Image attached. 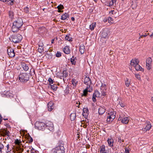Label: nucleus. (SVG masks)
I'll use <instances>...</instances> for the list:
<instances>
[{
	"label": "nucleus",
	"instance_id": "423d86ee",
	"mask_svg": "<svg viewBox=\"0 0 153 153\" xmlns=\"http://www.w3.org/2000/svg\"><path fill=\"white\" fill-rule=\"evenodd\" d=\"M65 149L62 146L56 147L52 150V153H64L65 152Z\"/></svg>",
	"mask_w": 153,
	"mask_h": 153
},
{
	"label": "nucleus",
	"instance_id": "4c0bfd02",
	"mask_svg": "<svg viewBox=\"0 0 153 153\" xmlns=\"http://www.w3.org/2000/svg\"><path fill=\"white\" fill-rule=\"evenodd\" d=\"M21 142L20 140H18V139H17L15 140V141L14 143L17 145V146L20 145V144Z\"/></svg>",
	"mask_w": 153,
	"mask_h": 153
},
{
	"label": "nucleus",
	"instance_id": "c9c22d12",
	"mask_svg": "<svg viewBox=\"0 0 153 153\" xmlns=\"http://www.w3.org/2000/svg\"><path fill=\"white\" fill-rule=\"evenodd\" d=\"M65 39L66 40L68 41H72L71 39V38L69 36H68L67 35L65 37Z\"/></svg>",
	"mask_w": 153,
	"mask_h": 153
},
{
	"label": "nucleus",
	"instance_id": "e2e57ef3",
	"mask_svg": "<svg viewBox=\"0 0 153 153\" xmlns=\"http://www.w3.org/2000/svg\"><path fill=\"white\" fill-rule=\"evenodd\" d=\"M34 150V149L33 148H32L30 150V152L31 153H35V152H33V151Z\"/></svg>",
	"mask_w": 153,
	"mask_h": 153
},
{
	"label": "nucleus",
	"instance_id": "1a4fd4ad",
	"mask_svg": "<svg viewBox=\"0 0 153 153\" xmlns=\"http://www.w3.org/2000/svg\"><path fill=\"white\" fill-rule=\"evenodd\" d=\"M115 115L112 113L111 112L110 113H108L106 120L107 122L109 123L112 122L115 118Z\"/></svg>",
	"mask_w": 153,
	"mask_h": 153
},
{
	"label": "nucleus",
	"instance_id": "9b49d317",
	"mask_svg": "<svg viewBox=\"0 0 153 153\" xmlns=\"http://www.w3.org/2000/svg\"><path fill=\"white\" fill-rule=\"evenodd\" d=\"M152 62V59L150 58L147 59L146 61V68L148 70H150L151 68V65Z\"/></svg>",
	"mask_w": 153,
	"mask_h": 153
},
{
	"label": "nucleus",
	"instance_id": "20e7f679",
	"mask_svg": "<svg viewBox=\"0 0 153 153\" xmlns=\"http://www.w3.org/2000/svg\"><path fill=\"white\" fill-rule=\"evenodd\" d=\"M29 76L27 73L21 74L19 76V79L23 82H25L29 80Z\"/></svg>",
	"mask_w": 153,
	"mask_h": 153
},
{
	"label": "nucleus",
	"instance_id": "72a5a7b5",
	"mask_svg": "<svg viewBox=\"0 0 153 153\" xmlns=\"http://www.w3.org/2000/svg\"><path fill=\"white\" fill-rule=\"evenodd\" d=\"M83 115H84L85 114V115H86V114H85V113L86 114H87L88 112V108H84L83 109Z\"/></svg>",
	"mask_w": 153,
	"mask_h": 153
},
{
	"label": "nucleus",
	"instance_id": "c756f323",
	"mask_svg": "<svg viewBox=\"0 0 153 153\" xmlns=\"http://www.w3.org/2000/svg\"><path fill=\"white\" fill-rule=\"evenodd\" d=\"M125 84L126 86L128 87L130 84V81L128 79L126 78L125 80Z\"/></svg>",
	"mask_w": 153,
	"mask_h": 153
},
{
	"label": "nucleus",
	"instance_id": "338daca9",
	"mask_svg": "<svg viewBox=\"0 0 153 153\" xmlns=\"http://www.w3.org/2000/svg\"><path fill=\"white\" fill-rule=\"evenodd\" d=\"M2 117H1V115H0V122H1L2 121Z\"/></svg>",
	"mask_w": 153,
	"mask_h": 153
},
{
	"label": "nucleus",
	"instance_id": "49530a36",
	"mask_svg": "<svg viewBox=\"0 0 153 153\" xmlns=\"http://www.w3.org/2000/svg\"><path fill=\"white\" fill-rule=\"evenodd\" d=\"M111 13L114 15V14H117L118 13V12H117V11L113 10H111L110 12V13Z\"/></svg>",
	"mask_w": 153,
	"mask_h": 153
},
{
	"label": "nucleus",
	"instance_id": "cd10ccee",
	"mask_svg": "<svg viewBox=\"0 0 153 153\" xmlns=\"http://www.w3.org/2000/svg\"><path fill=\"white\" fill-rule=\"evenodd\" d=\"M105 147L104 145H102L100 147V153H104L105 152H105Z\"/></svg>",
	"mask_w": 153,
	"mask_h": 153
},
{
	"label": "nucleus",
	"instance_id": "0eeeda50",
	"mask_svg": "<svg viewBox=\"0 0 153 153\" xmlns=\"http://www.w3.org/2000/svg\"><path fill=\"white\" fill-rule=\"evenodd\" d=\"M45 128L50 131H53V125L51 121H48L45 124Z\"/></svg>",
	"mask_w": 153,
	"mask_h": 153
},
{
	"label": "nucleus",
	"instance_id": "6e6552de",
	"mask_svg": "<svg viewBox=\"0 0 153 153\" xmlns=\"http://www.w3.org/2000/svg\"><path fill=\"white\" fill-rule=\"evenodd\" d=\"M0 133L1 136H9L10 132L7 130V128H1L0 129Z\"/></svg>",
	"mask_w": 153,
	"mask_h": 153
},
{
	"label": "nucleus",
	"instance_id": "69168bd1",
	"mask_svg": "<svg viewBox=\"0 0 153 153\" xmlns=\"http://www.w3.org/2000/svg\"><path fill=\"white\" fill-rule=\"evenodd\" d=\"M89 123H87L85 125H84V126H85V127H86L87 125H88Z\"/></svg>",
	"mask_w": 153,
	"mask_h": 153
},
{
	"label": "nucleus",
	"instance_id": "9d476101",
	"mask_svg": "<svg viewBox=\"0 0 153 153\" xmlns=\"http://www.w3.org/2000/svg\"><path fill=\"white\" fill-rule=\"evenodd\" d=\"M109 33V32L107 29L103 30L101 33L102 37L104 38H108V35Z\"/></svg>",
	"mask_w": 153,
	"mask_h": 153
},
{
	"label": "nucleus",
	"instance_id": "ddd939ff",
	"mask_svg": "<svg viewBox=\"0 0 153 153\" xmlns=\"http://www.w3.org/2000/svg\"><path fill=\"white\" fill-rule=\"evenodd\" d=\"M106 89V88L105 85V84L103 85L102 84L100 87V90H101L102 94L103 96L105 95Z\"/></svg>",
	"mask_w": 153,
	"mask_h": 153
},
{
	"label": "nucleus",
	"instance_id": "dca6fc26",
	"mask_svg": "<svg viewBox=\"0 0 153 153\" xmlns=\"http://www.w3.org/2000/svg\"><path fill=\"white\" fill-rule=\"evenodd\" d=\"M118 120H121L122 123L125 124L128 123L129 121V119L127 117H125L122 119H120L119 118Z\"/></svg>",
	"mask_w": 153,
	"mask_h": 153
},
{
	"label": "nucleus",
	"instance_id": "39448f33",
	"mask_svg": "<svg viewBox=\"0 0 153 153\" xmlns=\"http://www.w3.org/2000/svg\"><path fill=\"white\" fill-rule=\"evenodd\" d=\"M35 126L36 129L39 130H44L45 128V124L40 121H37L35 123Z\"/></svg>",
	"mask_w": 153,
	"mask_h": 153
},
{
	"label": "nucleus",
	"instance_id": "5fc2aeb1",
	"mask_svg": "<svg viewBox=\"0 0 153 153\" xmlns=\"http://www.w3.org/2000/svg\"><path fill=\"white\" fill-rule=\"evenodd\" d=\"M129 151L126 148H125V153H129Z\"/></svg>",
	"mask_w": 153,
	"mask_h": 153
},
{
	"label": "nucleus",
	"instance_id": "4d7b16f0",
	"mask_svg": "<svg viewBox=\"0 0 153 153\" xmlns=\"http://www.w3.org/2000/svg\"><path fill=\"white\" fill-rule=\"evenodd\" d=\"M63 75L64 76H65V77H66L68 75V74H66V73H65V72L66 73V71H63Z\"/></svg>",
	"mask_w": 153,
	"mask_h": 153
},
{
	"label": "nucleus",
	"instance_id": "f257e3e1",
	"mask_svg": "<svg viewBox=\"0 0 153 153\" xmlns=\"http://www.w3.org/2000/svg\"><path fill=\"white\" fill-rule=\"evenodd\" d=\"M84 83L87 85L85 89L83 91V94L82 96H86L88 92H91L92 91V89L91 85V81L89 77H85L84 79Z\"/></svg>",
	"mask_w": 153,
	"mask_h": 153
},
{
	"label": "nucleus",
	"instance_id": "de8ad7c7",
	"mask_svg": "<svg viewBox=\"0 0 153 153\" xmlns=\"http://www.w3.org/2000/svg\"><path fill=\"white\" fill-rule=\"evenodd\" d=\"M13 49L11 48H8L7 50L8 54L9 53H10V52H11V51H13Z\"/></svg>",
	"mask_w": 153,
	"mask_h": 153
},
{
	"label": "nucleus",
	"instance_id": "a211bd4d",
	"mask_svg": "<svg viewBox=\"0 0 153 153\" xmlns=\"http://www.w3.org/2000/svg\"><path fill=\"white\" fill-rule=\"evenodd\" d=\"M63 51L64 53L66 54H68L70 53V51L69 47L68 46H65L63 48Z\"/></svg>",
	"mask_w": 153,
	"mask_h": 153
},
{
	"label": "nucleus",
	"instance_id": "412c9836",
	"mask_svg": "<svg viewBox=\"0 0 153 153\" xmlns=\"http://www.w3.org/2000/svg\"><path fill=\"white\" fill-rule=\"evenodd\" d=\"M105 109L103 108L100 107L99 109L98 113L100 115H102L105 112Z\"/></svg>",
	"mask_w": 153,
	"mask_h": 153
},
{
	"label": "nucleus",
	"instance_id": "7c9ffc66",
	"mask_svg": "<svg viewBox=\"0 0 153 153\" xmlns=\"http://www.w3.org/2000/svg\"><path fill=\"white\" fill-rule=\"evenodd\" d=\"M71 82L73 85L75 86H76L78 83V81L74 78L72 79Z\"/></svg>",
	"mask_w": 153,
	"mask_h": 153
},
{
	"label": "nucleus",
	"instance_id": "6ab92c4d",
	"mask_svg": "<svg viewBox=\"0 0 153 153\" xmlns=\"http://www.w3.org/2000/svg\"><path fill=\"white\" fill-rule=\"evenodd\" d=\"M139 63L136 64L134 66V67L136 71H143L144 69L138 64Z\"/></svg>",
	"mask_w": 153,
	"mask_h": 153
},
{
	"label": "nucleus",
	"instance_id": "603ef678",
	"mask_svg": "<svg viewBox=\"0 0 153 153\" xmlns=\"http://www.w3.org/2000/svg\"><path fill=\"white\" fill-rule=\"evenodd\" d=\"M5 58L3 55L0 56V59H1L3 61H4Z\"/></svg>",
	"mask_w": 153,
	"mask_h": 153
},
{
	"label": "nucleus",
	"instance_id": "c03bdc74",
	"mask_svg": "<svg viewBox=\"0 0 153 153\" xmlns=\"http://www.w3.org/2000/svg\"><path fill=\"white\" fill-rule=\"evenodd\" d=\"M0 1L3 2H8L10 1L11 2L13 3L14 1V0H0Z\"/></svg>",
	"mask_w": 153,
	"mask_h": 153
},
{
	"label": "nucleus",
	"instance_id": "09e8293b",
	"mask_svg": "<svg viewBox=\"0 0 153 153\" xmlns=\"http://www.w3.org/2000/svg\"><path fill=\"white\" fill-rule=\"evenodd\" d=\"M108 22H111L112 23V22L113 21V19L111 17H109L108 18Z\"/></svg>",
	"mask_w": 153,
	"mask_h": 153
},
{
	"label": "nucleus",
	"instance_id": "864d4df0",
	"mask_svg": "<svg viewBox=\"0 0 153 153\" xmlns=\"http://www.w3.org/2000/svg\"><path fill=\"white\" fill-rule=\"evenodd\" d=\"M92 110H94L95 109V104L94 103H92Z\"/></svg>",
	"mask_w": 153,
	"mask_h": 153
},
{
	"label": "nucleus",
	"instance_id": "58836bf2",
	"mask_svg": "<svg viewBox=\"0 0 153 153\" xmlns=\"http://www.w3.org/2000/svg\"><path fill=\"white\" fill-rule=\"evenodd\" d=\"M70 61L73 65H75V64L76 62H75V60L74 59V57L73 56L72 57Z\"/></svg>",
	"mask_w": 153,
	"mask_h": 153
},
{
	"label": "nucleus",
	"instance_id": "680f3d73",
	"mask_svg": "<svg viewBox=\"0 0 153 153\" xmlns=\"http://www.w3.org/2000/svg\"><path fill=\"white\" fill-rule=\"evenodd\" d=\"M92 99L93 101L94 102H95L96 101V98L94 97V96H93Z\"/></svg>",
	"mask_w": 153,
	"mask_h": 153
},
{
	"label": "nucleus",
	"instance_id": "c85d7f7f",
	"mask_svg": "<svg viewBox=\"0 0 153 153\" xmlns=\"http://www.w3.org/2000/svg\"><path fill=\"white\" fill-rule=\"evenodd\" d=\"M107 142H108V145L109 146H113V140L112 139H108L107 140Z\"/></svg>",
	"mask_w": 153,
	"mask_h": 153
},
{
	"label": "nucleus",
	"instance_id": "b1692460",
	"mask_svg": "<svg viewBox=\"0 0 153 153\" xmlns=\"http://www.w3.org/2000/svg\"><path fill=\"white\" fill-rule=\"evenodd\" d=\"M96 26V23L95 22L93 23L89 26V29L92 31L94 30Z\"/></svg>",
	"mask_w": 153,
	"mask_h": 153
},
{
	"label": "nucleus",
	"instance_id": "a19ab883",
	"mask_svg": "<svg viewBox=\"0 0 153 153\" xmlns=\"http://www.w3.org/2000/svg\"><path fill=\"white\" fill-rule=\"evenodd\" d=\"M61 56V53L59 51H57L56 54V56L57 57H59Z\"/></svg>",
	"mask_w": 153,
	"mask_h": 153
},
{
	"label": "nucleus",
	"instance_id": "e433bc0d",
	"mask_svg": "<svg viewBox=\"0 0 153 153\" xmlns=\"http://www.w3.org/2000/svg\"><path fill=\"white\" fill-rule=\"evenodd\" d=\"M94 95L97 97H99L100 95V93L98 90H96L94 93Z\"/></svg>",
	"mask_w": 153,
	"mask_h": 153
},
{
	"label": "nucleus",
	"instance_id": "8fccbe9b",
	"mask_svg": "<svg viewBox=\"0 0 153 153\" xmlns=\"http://www.w3.org/2000/svg\"><path fill=\"white\" fill-rule=\"evenodd\" d=\"M118 142L121 143V142H123L124 140H121V138L120 137H119L118 138Z\"/></svg>",
	"mask_w": 153,
	"mask_h": 153
},
{
	"label": "nucleus",
	"instance_id": "2eb2a0df",
	"mask_svg": "<svg viewBox=\"0 0 153 153\" xmlns=\"http://www.w3.org/2000/svg\"><path fill=\"white\" fill-rule=\"evenodd\" d=\"M139 61L138 59H132L131 60V64L132 66H134L136 64L139 63Z\"/></svg>",
	"mask_w": 153,
	"mask_h": 153
},
{
	"label": "nucleus",
	"instance_id": "5701e85b",
	"mask_svg": "<svg viewBox=\"0 0 153 153\" xmlns=\"http://www.w3.org/2000/svg\"><path fill=\"white\" fill-rule=\"evenodd\" d=\"M43 45V44H42L41 45H39V47L38 49V51L41 53H42L44 51Z\"/></svg>",
	"mask_w": 153,
	"mask_h": 153
},
{
	"label": "nucleus",
	"instance_id": "bf43d9fd",
	"mask_svg": "<svg viewBox=\"0 0 153 153\" xmlns=\"http://www.w3.org/2000/svg\"><path fill=\"white\" fill-rule=\"evenodd\" d=\"M4 147V146L2 144H0V149H1V150L2 149H3Z\"/></svg>",
	"mask_w": 153,
	"mask_h": 153
},
{
	"label": "nucleus",
	"instance_id": "473e14b6",
	"mask_svg": "<svg viewBox=\"0 0 153 153\" xmlns=\"http://www.w3.org/2000/svg\"><path fill=\"white\" fill-rule=\"evenodd\" d=\"M8 55H9V56L11 57H14L15 56V53L14 52V50H13V51H11V52H10V53H9L8 54Z\"/></svg>",
	"mask_w": 153,
	"mask_h": 153
},
{
	"label": "nucleus",
	"instance_id": "f704fd0d",
	"mask_svg": "<svg viewBox=\"0 0 153 153\" xmlns=\"http://www.w3.org/2000/svg\"><path fill=\"white\" fill-rule=\"evenodd\" d=\"M27 140L29 142V143H31L33 141V138L30 136H28Z\"/></svg>",
	"mask_w": 153,
	"mask_h": 153
},
{
	"label": "nucleus",
	"instance_id": "a18cd8bd",
	"mask_svg": "<svg viewBox=\"0 0 153 153\" xmlns=\"http://www.w3.org/2000/svg\"><path fill=\"white\" fill-rule=\"evenodd\" d=\"M48 81L49 83L51 84H53V80L51 78H49L48 79Z\"/></svg>",
	"mask_w": 153,
	"mask_h": 153
},
{
	"label": "nucleus",
	"instance_id": "bb28decb",
	"mask_svg": "<svg viewBox=\"0 0 153 153\" xmlns=\"http://www.w3.org/2000/svg\"><path fill=\"white\" fill-rule=\"evenodd\" d=\"M8 14L9 17L11 19H13V18L14 13L13 11L11 10L9 11L8 12Z\"/></svg>",
	"mask_w": 153,
	"mask_h": 153
},
{
	"label": "nucleus",
	"instance_id": "0e129e2a",
	"mask_svg": "<svg viewBox=\"0 0 153 153\" xmlns=\"http://www.w3.org/2000/svg\"><path fill=\"white\" fill-rule=\"evenodd\" d=\"M112 1H113V2L115 3V4H116V3L117 1V0H111Z\"/></svg>",
	"mask_w": 153,
	"mask_h": 153
},
{
	"label": "nucleus",
	"instance_id": "7ed1b4c3",
	"mask_svg": "<svg viewBox=\"0 0 153 153\" xmlns=\"http://www.w3.org/2000/svg\"><path fill=\"white\" fill-rule=\"evenodd\" d=\"M9 39L11 41L16 43L21 42L22 39V36L20 34H17L12 35Z\"/></svg>",
	"mask_w": 153,
	"mask_h": 153
},
{
	"label": "nucleus",
	"instance_id": "393cba45",
	"mask_svg": "<svg viewBox=\"0 0 153 153\" xmlns=\"http://www.w3.org/2000/svg\"><path fill=\"white\" fill-rule=\"evenodd\" d=\"M85 47L84 45H81L80 46L79 51L82 54L84 53Z\"/></svg>",
	"mask_w": 153,
	"mask_h": 153
},
{
	"label": "nucleus",
	"instance_id": "052dcab7",
	"mask_svg": "<svg viewBox=\"0 0 153 153\" xmlns=\"http://www.w3.org/2000/svg\"><path fill=\"white\" fill-rule=\"evenodd\" d=\"M115 3L113 2V1H110L109 3V5H112L114 4Z\"/></svg>",
	"mask_w": 153,
	"mask_h": 153
},
{
	"label": "nucleus",
	"instance_id": "f03ea898",
	"mask_svg": "<svg viewBox=\"0 0 153 153\" xmlns=\"http://www.w3.org/2000/svg\"><path fill=\"white\" fill-rule=\"evenodd\" d=\"M23 24L22 19L21 18L17 19L13 23V25L12 27V31L13 32H17L21 27Z\"/></svg>",
	"mask_w": 153,
	"mask_h": 153
},
{
	"label": "nucleus",
	"instance_id": "13d9d810",
	"mask_svg": "<svg viewBox=\"0 0 153 153\" xmlns=\"http://www.w3.org/2000/svg\"><path fill=\"white\" fill-rule=\"evenodd\" d=\"M6 147L7 148V152H10V150H9V144L7 145V146H6Z\"/></svg>",
	"mask_w": 153,
	"mask_h": 153
},
{
	"label": "nucleus",
	"instance_id": "37998d69",
	"mask_svg": "<svg viewBox=\"0 0 153 153\" xmlns=\"http://www.w3.org/2000/svg\"><path fill=\"white\" fill-rule=\"evenodd\" d=\"M24 10L26 13H28L29 12V8L27 7L24 8Z\"/></svg>",
	"mask_w": 153,
	"mask_h": 153
},
{
	"label": "nucleus",
	"instance_id": "ea45409f",
	"mask_svg": "<svg viewBox=\"0 0 153 153\" xmlns=\"http://www.w3.org/2000/svg\"><path fill=\"white\" fill-rule=\"evenodd\" d=\"M57 8H58V10H62L64 8L63 6L61 4H60L59 5H58Z\"/></svg>",
	"mask_w": 153,
	"mask_h": 153
},
{
	"label": "nucleus",
	"instance_id": "6e6d98bb",
	"mask_svg": "<svg viewBox=\"0 0 153 153\" xmlns=\"http://www.w3.org/2000/svg\"><path fill=\"white\" fill-rule=\"evenodd\" d=\"M147 34H146V33L144 35H140V37H141V38H142L143 37H146L147 36Z\"/></svg>",
	"mask_w": 153,
	"mask_h": 153
},
{
	"label": "nucleus",
	"instance_id": "4be33fe9",
	"mask_svg": "<svg viewBox=\"0 0 153 153\" xmlns=\"http://www.w3.org/2000/svg\"><path fill=\"white\" fill-rule=\"evenodd\" d=\"M69 17V15L68 14V13H65V14H63L62 15L61 19L62 20H65L66 19L68 20L67 18H68Z\"/></svg>",
	"mask_w": 153,
	"mask_h": 153
},
{
	"label": "nucleus",
	"instance_id": "2f4dec72",
	"mask_svg": "<svg viewBox=\"0 0 153 153\" xmlns=\"http://www.w3.org/2000/svg\"><path fill=\"white\" fill-rule=\"evenodd\" d=\"M51 88L53 91H55L57 90V86L56 85L54 84L53 85H51Z\"/></svg>",
	"mask_w": 153,
	"mask_h": 153
},
{
	"label": "nucleus",
	"instance_id": "774afa93",
	"mask_svg": "<svg viewBox=\"0 0 153 153\" xmlns=\"http://www.w3.org/2000/svg\"><path fill=\"white\" fill-rule=\"evenodd\" d=\"M71 19L72 21H74V20H75V19L74 17H72L71 18Z\"/></svg>",
	"mask_w": 153,
	"mask_h": 153
},
{
	"label": "nucleus",
	"instance_id": "f3484780",
	"mask_svg": "<svg viewBox=\"0 0 153 153\" xmlns=\"http://www.w3.org/2000/svg\"><path fill=\"white\" fill-rule=\"evenodd\" d=\"M22 66L24 70L25 71H27L29 69V67L28 65L24 62H22L21 63Z\"/></svg>",
	"mask_w": 153,
	"mask_h": 153
},
{
	"label": "nucleus",
	"instance_id": "aec40b11",
	"mask_svg": "<svg viewBox=\"0 0 153 153\" xmlns=\"http://www.w3.org/2000/svg\"><path fill=\"white\" fill-rule=\"evenodd\" d=\"M151 127L152 126L150 124H147L145 128H143L142 130L145 132H146L147 131H149Z\"/></svg>",
	"mask_w": 153,
	"mask_h": 153
},
{
	"label": "nucleus",
	"instance_id": "a878e982",
	"mask_svg": "<svg viewBox=\"0 0 153 153\" xmlns=\"http://www.w3.org/2000/svg\"><path fill=\"white\" fill-rule=\"evenodd\" d=\"M70 119L71 121L74 120L76 117V114L75 113H71L70 115Z\"/></svg>",
	"mask_w": 153,
	"mask_h": 153
},
{
	"label": "nucleus",
	"instance_id": "f8f14e48",
	"mask_svg": "<svg viewBox=\"0 0 153 153\" xmlns=\"http://www.w3.org/2000/svg\"><path fill=\"white\" fill-rule=\"evenodd\" d=\"M15 148V149L14 150V153H21L24 150V149L21 148V145L17 146Z\"/></svg>",
	"mask_w": 153,
	"mask_h": 153
},
{
	"label": "nucleus",
	"instance_id": "3c124183",
	"mask_svg": "<svg viewBox=\"0 0 153 153\" xmlns=\"http://www.w3.org/2000/svg\"><path fill=\"white\" fill-rule=\"evenodd\" d=\"M119 104L120 106L121 107H124V106H125V104L124 103H123L122 102H119Z\"/></svg>",
	"mask_w": 153,
	"mask_h": 153
},
{
	"label": "nucleus",
	"instance_id": "79ce46f5",
	"mask_svg": "<svg viewBox=\"0 0 153 153\" xmlns=\"http://www.w3.org/2000/svg\"><path fill=\"white\" fill-rule=\"evenodd\" d=\"M135 77H136V78L137 79H138L140 80V79H141L140 76L139 74H135Z\"/></svg>",
	"mask_w": 153,
	"mask_h": 153
},
{
	"label": "nucleus",
	"instance_id": "4468645a",
	"mask_svg": "<svg viewBox=\"0 0 153 153\" xmlns=\"http://www.w3.org/2000/svg\"><path fill=\"white\" fill-rule=\"evenodd\" d=\"M54 103L52 101H50L48 104V107L49 111H51L53 108Z\"/></svg>",
	"mask_w": 153,
	"mask_h": 153
}]
</instances>
